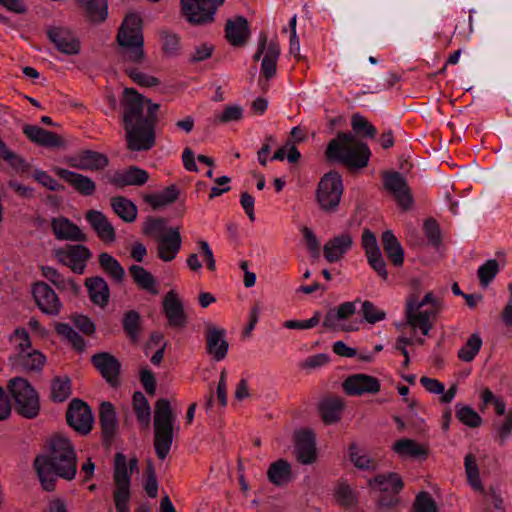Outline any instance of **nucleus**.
<instances>
[{"label":"nucleus","mask_w":512,"mask_h":512,"mask_svg":"<svg viewBox=\"0 0 512 512\" xmlns=\"http://www.w3.org/2000/svg\"><path fill=\"white\" fill-rule=\"evenodd\" d=\"M120 105L127 149L136 152L151 150L156 143L155 127L160 105L134 88L124 89Z\"/></svg>","instance_id":"1"},{"label":"nucleus","mask_w":512,"mask_h":512,"mask_svg":"<svg viewBox=\"0 0 512 512\" xmlns=\"http://www.w3.org/2000/svg\"><path fill=\"white\" fill-rule=\"evenodd\" d=\"M45 491L55 490L57 478L71 481L77 473V455L69 438L55 435L49 442V453L38 455L33 463Z\"/></svg>","instance_id":"2"},{"label":"nucleus","mask_w":512,"mask_h":512,"mask_svg":"<svg viewBox=\"0 0 512 512\" xmlns=\"http://www.w3.org/2000/svg\"><path fill=\"white\" fill-rule=\"evenodd\" d=\"M325 156L330 162H338L349 170L365 168L371 156L368 145L350 132H339L326 148Z\"/></svg>","instance_id":"3"},{"label":"nucleus","mask_w":512,"mask_h":512,"mask_svg":"<svg viewBox=\"0 0 512 512\" xmlns=\"http://www.w3.org/2000/svg\"><path fill=\"white\" fill-rule=\"evenodd\" d=\"M122 61L140 64L145 58L142 19L129 13L123 19L116 36Z\"/></svg>","instance_id":"4"},{"label":"nucleus","mask_w":512,"mask_h":512,"mask_svg":"<svg viewBox=\"0 0 512 512\" xmlns=\"http://www.w3.org/2000/svg\"><path fill=\"white\" fill-rule=\"evenodd\" d=\"M443 309V302L437 299L433 292L425 294L422 300L416 294H411L406 300L405 316L407 324L420 329L423 335H428L433 327L434 318Z\"/></svg>","instance_id":"5"},{"label":"nucleus","mask_w":512,"mask_h":512,"mask_svg":"<svg viewBox=\"0 0 512 512\" xmlns=\"http://www.w3.org/2000/svg\"><path fill=\"white\" fill-rule=\"evenodd\" d=\"M175 421L176 416L170 402L165 398L158 399L155 403L153 426L154 449L160 460H165L170 452L174 440Z\"/></svg>","instance_id":"6"},{"label":"nucleus","mask_w":512,"mask_h":512,"mask_svg":"<svg viewBox=\"0 0 512 512\" xmlns=\"http://www.w3.org/2000/svg\"><path fill=\"white\" fill-rule=\"evenodd\" d=\"M13 401L14 410L26 419H35L40 413V397L31 383L20 376L11 378L7 385Z\"/></svg>","instance_id":"7"},{"label":"nucleus","mask_w":512,"mask_h":512,"mask_svg":"<svg viewBox=\"0 0 512 512\" xmlns=\"http://www.w3.org/2000/svg\"><path fill=\"white\" fill-rule=\"evenodd\" d=\"M343 180L337 171L325 173L316 190V200L320 208L326 213L337 211L343 194Z\"/></svg>","instance_id":"8"},{"label":"nucleus","mask_w":512,"mask_h":512,"mask_svg":"<svg viewBox=\"0 0 512 512\" xmlns=\"http://www.w3.org/2000/svg\"><path fill=\"white\" fill-rule=\"evenodd\" d=\"M113 479L115 483L113 498L117 512H130L131 472L128 469L126 456L120 452L115 454Z\"/></svg>","instance_id":"9"},{"label":"nucleus","mask_w":512,"mask_h":512,"mask_svg":"<svg viewBox=\"0 0 512 512\" xmlns=\"http://www.w3.org/2000/svg\"><path fill=\"white\" fill-rule=\"evenodd\" d=\"M66 421L70 427L82 435L92 430L93 415L90 407L81 399H73L66 411Z\"/></svg>","instance_id":"10"},{"label":"nucleus","mask_w":512,"mask_h":512,"mask_svg":"<svg viewBox=\"0 0 512 512\" xmlns=\"http://www.w3.org/2000/svg\"><path fill=\"white\" fill-rule=\"evenodd\" d=\"M32 297L38 309L45 315L58 316L62 309V303L56 292L44 281L32 284Z\"/></svg>","instance_id":"11"},{"label":"nucleus","mask_w":512,"mask_h":512,"mask_svg":"<svg viewBox=\"0 0 512 512\" xmlns=\"http://www.w3.org/2000/svg\"><path fill=\"white\" fill-rule=\"evenodd\" d=\"M54 254L59 263L69 267L79 275L84 273L87 261L92 257L89 248L81 244L56 249Z\"/></svg>","instance_id":"12"},{"label":"nucleus","mask_w":512,"mask_h":512,"mask_svg":"<svg viewBox=\"0 0 512 512\" xmlns=\"http://www.w3.org/2000/svg\"><path fill=\"white\" fill-rule=\"evenodd\" d=\"M262 54H264V57L261 63V74L267 80H270L276 74L280 46L275 41H270L267 44V34L265 32L260 33L258 48L253 56L254 61H258Z\"/></svg>","instance_id":"13"},{"label":"nucleus","mask_w":512,"mask_h":512,"mask_svg":"<svg viewBox=\"0 0 512 512\" xmlns=\"http://www.w3.org/2000/svg\"><path fill=\"white\" fill-rule=\"evenodd\" d=\"M383 185L394 196L398 205L403 210H408L412 207L414 200L411 189L401 173L397 171L384 172Z\"/></svg>","instance_id":"14"},{"label":"nucleus","mask_w":512,"mask_h":512,"mask_svg":"<svg viewBox=\"0 0 512 512\" xmlns=\"http://www.w3.org/2000/svg\"><path fill=\"white\" fill-rule=\"evenodd\" d=\"M182 12L194 25H205L214 21L215 5L211 0H181Z\"/></svg>","instance_id":"15"},{"label":"nucleus","mask_w":512,"mask_h":512,"mask_svg":"<svg viewBox=\"0 0 512 512\" xmlns=\"http://www.w3.org/2000/svg\"><path fill=\"white\" fill-rule=\"evenodd\" d=\"M163 312L167 318V325L175 330H184L188 324V317L183 303L174 290H170L162 301Z\"/></svg>","instance_id":"16"},{"label":"nucleus","mask_w":512,"mask_h":512,"mask_svg":"<svg viewBox=\"0 0 512 512\" xmlns=\"http://www.w3.org/2000/svg\"><path fill=\"white\" fill-rule=\"evenodd\" d=\"M342 386L347 395L361 396L378 393L381 384L379 379L374 376L358 373L348 376Z\"/></svg>","instance_id":"17"},{"label":"nucleus","mask_w":512,"mask_h":512,"mask_svg":"<svg viewBox=\"0 0 512 512\" xmlns=\"http://www.w3.org/2000/svg\"><path fill=\"white\" fill-rule=\"evenodd\" d=\"M225 335V329L212 323L205 324L206 351L216 361H221L227 356L229 344Z\"/></svg>","instance_id":"18"},{"label":"nucleus","mask_w":512,"mask_h":512,"mask_svg":"<svg viewBox=\"0 0 512 512\" xmlns=\"http://www.w3.org/2000/svg\"><path fill=\"white\" fill-rule=\"evenodd\" d=\"M294 445L298 462L304 465H309L316 461V440L313 431L303 429L295 432Z\"/></svg>","instance_id":"19"},{"label":"nucleus","mask_w":512,"mask_h":512,"mask_svg":"<svg viewBox=\"0 0 512 512\" xmlns=\"http://www.w3.org/2000/svg\"><path fill=\"white\" fill-rule=\"evenodd\" d=\"M91 362L101 376L112 386L117 387L120 383L119 375L121 363L108 352L97 353L92 356Z\"/></svg>","instance_id":"20"},{"label":"nucleus","mask_w":512,"mask_h":512,"mask_svg":"<svg viewBox=\"0 0 512 512\" xmlns=\"http://www.w3.org/2000/svg\"><path fill=\"white\" fill-rule=\"evenodd\" d=\"M47 36L63 54L77 55L80 52V41L68 28L51 26L47 29Z\"/></svg>","instance_id":"21"},{"label":"nucleus","mask_w":512,"mask_h":512,"mask_svg":"<svg viewBox=\"0 0 512 512\" xmlns=\"http://www.w3.org/2000/svg\"><path fill=\"white\" fill-rule=\"evenodd\" d=\"M182 246L179 227H170L166 233L157 238V256L164 262L174 260Z\"/></svg>","instance_id":"22"},{"label":"nucleus","mask_w":512,"mask_h":512,"mask_svg":"<svg viewBox=\"0 0 512 512\" xmlns=\"http://www.w3.org/2000/svg\"><path fill=\"white\" fill-rule=\"evenodd\" d=\"M353 244L352 234L348 231L341 232L324 244L323 255L329 263L338 262L351 250Z\"/></svg>","instance_id":"23"},{"label":"nucleus","mask_w":512,"mask_h":512,"mask_svg":"<svg viewBox=\"0 0 512 512\" xmlns=\"http://www.w3.org/2000/svg\"><path fill=\"white\" fill-rule=\"evenodd\" d=\"M149 180V173L138 166L132 165L123 170H117L110 177L109 182L117 188L127 186H143Z\"/></svg>","instance_id":"24"},{"label":"nucleus","mask_w":512,"mask_h":512,"mask_svg":"<svg viewBox=\"0 0 512 512\" xmlns=\"http://www.w3.org/2000/svg\"><path fill=\"white\" fill-rule=\"evenodd\" d=\"M250 37V28L244 16L229 18L225 24V38L234 47H243Z\"/></svg>","instance_id":"25"},{"label":"nucleus","mask_w":512,"mask_h":512,"mask_svg":"<svg viewBox=\"0 0 512 512\" xmlns=\"http://www.w3.org/2000/svg\"><path fill=\"white\" fill-rule=\"evenodd\" d=\"M109 164L108 157L93 150H82L70 159L73 168L85 171H100Z\"/></svg>","instance_id":"26"},{"label":"nucleus","mask_w":512,"mask_h":512,"mask_svg":"<svg viewBox=\"0 0 512 512\" xmlns=\"http://www.w3.org/2000/svg\"><path fill=\"white\" fill-rule=\"evenodd\" d=\"M23 134L34 144L45 148H60L65 142L55 132L45 130L37 125L25 124Z\"/></svg>","instance_id":"27"},{"label":"nucleus","mask_w":512,"mask_h":512,"mask_svg":"<svg viewBox=\"0 0 512 512\" xmlns=\"http://www.w3.org/2000/svg\"><path fill=\"white\" fill-rule=\"evenodd\" d=\"M51 229L57 240H69L75 242H84L87 236L71 220L64 216L52 218Z\"/></svg>","instance_id":"28"},{"label":"nucleus","mask_w":512,"mask_h":512,"mask_svg":"<svg viewBox=\"0 0 512 512\" xmlns=\"http://www.w3.org/2000/svg\"><path fill=\"white\" fill-rule=\"evenodd\" d=\"M99 423L102 431L103 444L107 447L114 440L118 421L114 405L111 402H102L99 411Z\"/></svg>","instance_id":"29"},{"label":"nucleus","mask_w":512,"mask_h":512,"mask_svg":"<svg viewBox=\"0 0 512 512\" xmlns=\"http://www.w3.org/2000/svg\"><path fill=\"white\" fill-rule=\"evenodd\" d=\"M46 363V356L38 350L17 353L13 359V367L25 373H39Z\"/></svg>","instance_id":"30"},{"label":"nucleus","mask_w":512,"mask_h":512,"mask_svg":"<svg viewBox=\"0 0 512 512\" xmlns=\"http://www.w3.org/2000/svg\"><path fill=\"white\" fill-rule=\"evenodd\" d=\"M99 239L105 243H112L116 239L115 229L108 218L101 211L89 210L85 216Z\"/></svg>","instance_id":"31"},{"label":"nucleus","mask_w":512,"mask_h":512,"mask_svg":"<svg viewBox=\"0 0 512 512\" xmlns=\"http://www.w3.org/2000/svg\"><path fill=\"white\" fill-rule=\"evenodd\" d=\"M57 175L71 185L82 196H91L96 191L95 182L88 176L64 168L56 170Z\"/></svg>","instance_id":"32"},{"label":"nucleus","mask_w":512,"mask_h":512,"mask_svg":"<svg viewBox=\"0 0 512 512\" xmlns=\"http://www.w3.org/2000/svg\"><path fill=\"white\" fill-rule=\"evenodd\" d=\"M83 16L91 23L99 24L108 17L107 0H75Z\"/></svg>","instance_id":"33"},{"label":"nucleus","mask_w":512,"mask_h":512,"mask_svg":"<svg viewBox=\"0 0 512 512\" xmlns=\"http://www.w3.org/2000/svg\"><path fill=\"white\" fill-rule=\"evenodd\" d=\"M84 284L91 302L105 308L110 300V289L104 278L100 276L89 277L85 279Z\"/></svg>","instance_id":"34"},{"label":"nucleus","mask_w":512,"mask_h":512,"mask_svg":"<svg viewBox=\"0 0 512 512\" xmlns=\"http://www.w3.org/2000/svg\"><path fill=\"white\" fill-rule=\"evenodd\" d=\"M371 490L378 493H386L391 490L401 491L404 483L398 473L389 472L386 474H378L368 481Z\"/></svg>","instance_id":"35"},{"label":"nucleus","mask_w":512,"mask_h":512,"mask_svg":"<svg viewBox=\"0 0 512 512\" xmlns=\"http://www.w3.org/2000/svg\"><path fill=\"white\" fill-rule=\"evenodd\" d=\"M382 246L388 259L395 267H401L404 263V250L391 230H386L381 236Z\"/></svg>","instance_id":"36"},{"label":"nucleus","mask_w":512,"mask_h":512,"mask_svg":"<svg viewBox=\"0 0 512 512\" xmlns=\"http://www.w3.org/2000/svg\"><path fill=\"white\" fill-rule=\"evenodd\" d=\"M179 195L180 190L176 185L172 184L161 192L144 195L143 200L153 210H158L174 203L179 198Z\"/></svg>","instance_id":"37"},{"label":"nucleus","mask_w":512,"mask_h":512,"mask_svg":"<svg viewBox=\"0 0 512 512\" xmlns=\"http://www.w3.org/2000/svg\"><path fill=\"white\" fill-rule=\"evenodd\" d=\"M344 403L340 398L324 399L319 405V412L325 424H334L341 419Z\"/></svg>","instance_id":"38"},{"label":"nucleus","mask_w":512,"mask_h":512,"mask_svg":"<svg viewBox=\"0 0 512 512\" xmlns=\"http://www.w3.org/2000/svg\"><path fill=\"white\" fill-rule=\"evenodd\" d=\"M122 327L133 344H138L142 333L141 316L136 310H129L124 313Z\"/></svg>","instance_id":"39"},{"label":"nucleus","mask_w":512,"mask_h":512,"mask_svg":"<svg viewBox=\"0 0 512 512\" xmlns=\"http://www.w3.org/2000/svg\"><path fill=\"white\" fill-rule=\"evenodd\" d=\"M355 311L354 302H344L336 309H329L324 317L323 326L327 329H335L339 321L348 319Z\"/></svg>","instance_id":"40"},{"label":"nucleus","mask_w":512,"mask_h":512,"mask_svg":"<svg viewBox=\"0 0 512 512\" xmlns=\"http://www.w3.org/2000/svg\"><path fill=\"white\" fill-rule=\"evenodd\" d=\"M129 273L139 288L153 295L158 294V290L156 288V279L144 267L139 265H131L129 267Z\"/></svg>","instance_id":"41"},{"label":"nucleus","mask_w":512,"mask_h":512,"mask_svg":"<svg viewBox=\"0 0 512 512\" xmlns=\"http://www.w3.org/2000/svg\"><path fill=\"white\" fill-rule=\"evenodd\" d=\"M111 207L115 214L124 222L132 223L137 218V206L126 197H113L111 199Z\"/></svg>","instance_id":"42"},{"label":"nucleus","mask_w":512,"mask_h":512,"mask_svg":"<svg viewBox=\"0 0 512 512\" xmlns=\"http://www.w3.org/2000/svg\"><path fill=\"white\" fill-rule=\"evenodd\" d=\"M268 480L276 485L286 484L291 479V465L285 459H279L270 464L267 471Z\"/></svg>","instance_id":"43"},{"label":"nucleus","mask_w":512,"mask_h":512,"mask_svg":"<svg viewBox=\"0 0 512 512\" xmlns=\"http://www.w3.org/2000/svg\"><path fill=\"white\" fill-rule=\"evenodd\" d=\"M99 265L103 272L116 283H122L125 278V270L120 262L109 253L99 255Z\"/></svg>","instance_id":"44"},{"label":"nucleus","mask_w":512,"mask_h":512,"mask_svg":"<svg viewBox=\"0 0 512 512\" xmlns=\"http://www.w3.org/2000/svg\"><path fill=\"white\" fill-rule=\"evenodd\" d=\"M71 395V380L68 376H56L51 381L50 400L54 403H62Z\"/></svg>","instance_id":"45"},{"label":"nucleus","mask_w":512,"mask_h":512,"mask_svg":"<svg viewBox=\"0 0 512 512\" xmlns=\"http://www.w3.org/2000/svg\"><path fill=\"white\" fill-rule=\"evenodd\" d=\"M56 333L66 339L72 347L78 351L83 352L86 346L84 338L79 335L69 324L57 322L55 324Z\"/></svg>","instance_id":"46"},{"label":"nucleus","mask_w":512,"mask_h":512,"mask_svg":"<svg viewBox=\"0 0 512 512\" xmlns=\"http://www.w3.org/2000/svg\"><path fill=\"white\" fill-rule=\"evenodd\" d=\"M455 416L459 422L470 428H477L482 424L481 416L472 407L463 403L455 405Z\"/></svg>","instance_id":"47"},{"label":"nucleus","mask_w":512,"mask_h":512,"mask_svg":"<svg viewBox=\"0 0 512 512\" xmlns=\"http://www.w3.org/2000/svg\"><path fill=\"white\" fill-rule=\"evenodd\" d=\"M349 459L355 467L361 470L373 471L377 468L376 460L370 458L366 453H361L356 443H351L348 448Z\"/></svg>","instance_id":"48"},{"label":"nucleus","mask_w":512,"mask_h":512,"mask_svg":"<svg viewBox=\"0 0 512 512\" xmlns=\"http://www.w3.org/2000/svg\"><path fill=\"white\" fill-rule=\"evenodd\" d=\"M393 450L399 454L410 457H419L427 454L426 449L411 439H400L393 445Z\"/></svg>","instance_id":"49"},{"label":"nucleus","mask_w":512,"mask_h":512,"mask_svg":"<svg viewBox=\"0 0 512 512\" xmlns=\"http://www.w3.org/2000/svg\"><path fill=\"white\" fill-rule=\"evenodd\" d=\"M133 408L137 417V420L148 426L151 419V409L150 405L148 403L147 398L145 395L140 392L136 391L133 394Z\"/></svg>","instance_id":"50"},{"label":"nucleus","mask_w":512,"mask_h":512,"mask_svg":"<svg viewBox=\"0 0 512 512\" xmlns=\"http://www.w3.org/2000/svg\"><path fill=\"white\" fill-rule=\"evenodd\" d=\"M482 347V339L478 333L472 334L466 343L459 349L458 358L464 362H471Z\"/></svg>","instance_id":"51"},{"label":"nucleus","mask_w":512,"mask_h":512,"mask_svg":"<svg viewBox=\"0 0 512 512\" xmlns=\"http://www.w3.org/2000/svg\"><path fill=\"white\" fill-rule=\"evenodd\" d=\"M499 273V264L497 260L490 259L487 260L484 264H482L477 271L480 285L482 287H487L496 275Z\"/></svg>","instance_id":"52"},{"label":"nucleus","mask_w":512,"mask_h":512,"mask_svg":"<svg viewBox=\"0 0 512 512\" xmlns=\"http://www.w3.org/2000/svg\"><path fill=\"white\" fill-rule=\"evenodd\" d=\"M351 126L356 134L363 137L374 138L376 135V128L359 113L352 115Z\"/></svg>","instance_id":"53"},{"label":"nucleus","mask_w":512,"mask_h":512,"mask_svg":"<svg viewBox=\"0 0 512 512\" xmlns=\"http://www.w3.org/2000/svg\"><path fill=\"white\" fill-rule=\"evenodd\" d=\"M145 480L143 488L146 492V494L150 498H156L158 495V481L156 477V471L154 464L151 460L147 462L146 468H145Z\"/></svg>","instance_id":"54"},{"label":"nucleus","mask_w":512,"mask_h":512,"mask_svg":"<svg viewBox=\"0 0 512 512\" xmlns=\"http://www.w3.org/2000/svg\"><path fill=\"white\" fill-rule=\"evenodd\" d=\"M424 234L428 242L438 248L442 243V235L439 224L435 219H427L423 225Z\"/></svg>","instance_id":"55"},{"label":"nucleus","mask_w":512,"mask_h":512,"mask_svg":"<svg viewBox=\"0 0 512 512\" xmlns=\"http://www.w3.org/2000/svg\"><path fill=\"white\" fill-rule=\"evenodd\" d=\"M10 342L15 345L17 353L31 350V339L25 328H17L10 335Z\"/></svg>","instance_id":"56"},{"label":"nucleus","mask_w":512,"mask_h":512,"mask_svg":"<svg viewBox=\"0 0 512 512\" xmlns=\"http://www.w3.org/2000/svg\"><path fill=\"white\" fill-rule=\"evenodd\" d=\"M413 512H437L436 502L428 492L422 491L415 498Z\"/></svg>","instance_id":"57"},{"label":"nucleus","mask_w":512,"mask_h":512,"mask_svg":"<svg viewBox=\"0 0 512 512\" xmlns=\"http://www.w3.org/2000/svg\"><path fill=\"white\" fill-rule=\"evenodd\" d=\"M465 471L467 474V478L471 485L476 489H481L482 486L480 484L479 478V469L476 463V459L473 454L469 453L465 456Z\"/></svg>","instance_id":"58"},{"label":"nucleus","mask_w":512,"mask_h":512,"mask_svg":"<svg viewBox=\"0 0 512 512\" xmlns=\"http://www.w3.org/2000/svg\"><path fill=\"white\" fill-rule=\"evenodd\" d=\"M125 73L134 83L143 87H152L159 84V80L156 77L143 73L136 68H126Z\"/></svg>","instance_id":"59"},{"label":"nucleus","mask_w":512,"mask_h":512,"mask_svg":"<svg viewBox=\"0 0 512 512\" xmlns=\"http://www.w3.org/2000/svg\"><path fill=\"white\" fill-rule=\"evenodd\" d=\"M363 318L370 324H375L382 321L386 317L383 310L378 309L372 302L364 301L362 303Z\"/></svg>","instance_id":"60"},{"label":"nucleus","mask_w":512,"mask_h":512,"mask_svg":"<svg viewBox=\"0 0 512 512\" xmlns=\"http://www.w3.org/2000/svg\"><path fill=\"white\" fill-rule=\"evenodd\" d=\"M42 276L51 282L58 290H65L66 279L55 268L50 266H40Z\"/></svg>","instance_id":"61"},{"label":"nucleus","mask_w":512,"mask_h":512,"mask_svg":"<svg viewBox=\"0 0 512 512\" xmlns=\"http://www.w3.org/2000/svg\"><path fill=\"white\" fill-rule=\"evenodd\" d=\"M33 177L39 184L51 191H63L65 189L62 184L50 176L46 171L35 170Z\"/></svg>","instance_id":"62"},{"label":"nucleus","mask_w":512,"mask_h":512,"mask_svg":"<svg viewBox=\"0 0 512 512\" xmlns=\"http://www.w3.org/2000/svg\"><path fill=\"white\" fill-rule=\"evenodd\" d=\"M165 225L164 218L147 217L143 225V233L148 236H156L163 231H167Z\"/></svg>","instance_id":"63"},{"label":"nucleus","mask_w":512,"mask_h":512,"mask_svg":"<svg viewBox=\"0 0 512 512\" xmlns=\"http://www.w3.org/2000/svg\"><path fill=\"white\" fill-rule=\"evenodd\" d=\"M493 427L496 429L497 437L499 438V444L503 446L507 438L512 433V411L510 410L502 423H493Z\"/></svg>","instance_id":"64"}]
</instances>
